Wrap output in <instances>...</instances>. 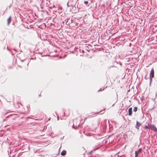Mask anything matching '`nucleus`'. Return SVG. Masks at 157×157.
Listing matches in <instances>:
<instances>
[{"label": "nucleus", "mask_w": 157, "mask_h": 157, "mask_svg": "<svg viewBox=\"0 0 157 157\" xmlns=\"http://www.w3.org/2000/svg\"><path fill=\"white\" fill-rule=\"evenodd\" d=\"M156 138H157V136H156Z\"/></svg>", "instance_id": "nucleus-13"}, {"label": "nucleus", "mask_w": 157, "mask_h": 157, "mask_svg": "<svg viewBox=\"0 0 157 157\" xmlns=\"http://www.w3.org/2000/svg\"><path fill=\"white\" fill-rule=\"evenodd\" d=\"M154 71L153 68H152L151 69L150 75L149 76V78L150 79V80L151 82L152 80V78H154Z\"/></svg>", "instance_id": "nucleus-1"}, {"label": "nucleus", "mask_w": 157, "mask_h": 157, "mask_svg": "<svg viewBox=\"0 0 157 157\" xmlns=\"http://www.w3.org/2000/svg\"><path fill=\"white\" fill-rule=\"evenodd\" d=\"M139 153L138 152H137V151H135V157H137Z\"/></svg>", "instance_id": "nucleus-7"}, {"label": "nucleus", "mask_w": 157, "mask_h": 157, "mask_svg": "<svg viewBox=\"0 0 157 157\" xmlns=\"http://www.w3.org/2000/svg\"><path fill=\"white\" fill-rule=\"evenodd\" d=\"M84 3L85 4H88V2L87 1H85L84 2Z\"/></svg>", "instance_id": "nucleus-12"}, {"label": "nucleus", "mask_w": 157, "mask_h": 157, "mask_svg": "<svg viewBox=\"0 0 157 157\" xmlns=\"http://www.w3.org/2000/svg\"><path fill=\"white\" fill-rule=\"evenodd\" d=\"M137 107H135L133 109V111L134 112H136L137 110Z\"/></svg>", "instance_id": "nucleus-8"}, {"label": "nucleus", "mask_w": 157, "mask_h": 157, "mask_svg": "<svg viewBox=\"0 0 157 157\" xmlns=\"http://www.w3.org/2000/svg\"><path fill=\"white\" fill-rule=\"evenodd\" d=\"M141 125V124L140 123L138 122V121H137L136 122V128H137L138 129H139L140 126Z\"/></svg>", "instance_id": "nucleus-3"}, {"label": "nucleus", "mask_w": 157, "mask_h": 157, "mask_svg": "<svg viewBox=\"0 0 157 157\" xmlns=\"http://www.w3.org/2000/svg\"><path fill=\"white\" fill-rule=\"evenodd\" d=\"M142 151V149L141 148L138 151H137V152H138L139 153L140 152H141Z\"/></svg>", "instance_id": "nucleus-11"}, {"label": "nucleus", "mask_w": 157, "mask_h": 157, "mask_svg": "<svg viewBox=\"0 0 157 157\" xmlns=\"http://www.w3.org/2000/svg\"><path fill=\"white\" fill-rule=\"evenodd\" d=\"M132 108H130L128 109V115L129 116H131L132 114Z\"/></svg>", "instance_id": "nucleus-2"}, {"label": "nucleus", "mask_w": 157, "mask_h": 157, "mask_svg": "<svg viewBox=\"0 0 157 157\" xmlns=\"http://www.w3.org/2000/svg\"><path fill=\"white\" fill-rule=\"evenodd\" d=\"M152 130L154 131V132H156L157 131V128L154 126Z\"/></svg>", "instance_id": "nucleus-9"}, {"label": "nucleus", "mask_w": 157, "mask_h": 157, "mask_svg": "<svg viewBox=\"0 0 157 157\" xmlns=\"http://www.w3.org/2000/svg\"><path fill=\"white\" fill-rule=\"evenodd\" d=\"M11 21V17L10 16L7 19V25H9Z\"/></svg>", "instance_id": "nucleus-4"}, {"label": "nucleus", "mask_w": 157, "mask_h": 157, "mask_svg": "<svg viewBox=\"0 0 157 157\" xmlns=\"http://www.w3.org/2000/svg\"><path fill=\"white\" fill-rule=\"evenodd\" d=\"M66 153V151L65 150L63 151L61 153L62 155H64Z\"/></svg>", "instance_id": "nucleus-5"}, {"label": "nucleus", "mask_w": 157, "mask_h": 157, "mask_svg": "<svg viewBox=\"0 0 157 157\" xmlns=\"http://www.w3.org/2000/svg\"><path fill=\"white\" fill-rule=\"evenodd\" d=\"M148 126H149V128H151V129L152 130L155 126L154 125H152L151 124H148Z\"/></svg>", "instance_id": "nucleus-6"}, {"label": "nucleus", "mask_w": 157, "mask_h": 157, "mask_svg": "<svg viewBox=\"0 0 157 157\" xmlns=\"http://www.w3.org/2000/svg\"><path fill=\"white\" fill-rule=\"evenodd\" d=\"M144 128L146 129H148V128H149V126H145L144 127Z\"/></svg>", "instance_id": "nucleus-10"}]
</instances>
